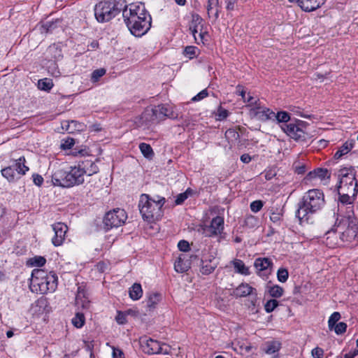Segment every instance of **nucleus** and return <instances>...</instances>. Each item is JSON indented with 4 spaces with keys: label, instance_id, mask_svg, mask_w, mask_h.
<instances>
[{
    "label": "nucleus",
    "instance_id": "nucleus-22",
    "mask_svg": "<svg viewBox=\"0 0 358 358\" xmlns=\"http://www.w3.org/2000/svg\"><path fill=\"white\" fill-rule=\"evenodd\" d=\"M326 0H298V5L306 12L317 10L324 4Z\"/></svg>",
    "mask_w": 358,
    "mask_h": 358
},
{
    "label": "nucleus",
    "instance_id": "nucleus-54",
    "mask_svg": "<svg viewBox=\"0 0 358 358\" xmlns=\"http://www.w3.org/2000/svg\"><path fill=\"white\" fill-rule=\"evenodd\" d=\"M184 53L190 59L193 58L196 55V48L194 46H187L185 48Z\"/></svg>",
    "mask_w": 358,
    "mask_h": 358
},
{
    "label": "nucleus",
    "instance_id": "nucleus-39",
    "mask_svg": "<svg viewBox=\"0 0 358 358\" xmlns=\"http://www.w3.org/2000/svg\"><path fill=\"white\" fill-rule=\"evenodd\" d=\"M24 157H20L18 162L15 164V170L18 174L24 175L28 171L29 168L24 165Z\"/></svg>",
    "mask_w": 358,
    "mask_h": 358
},
{
    "label": "nucleus",
    "instance_id": "nucleus-47",
    "mask_svg": "<svg viewBox=\"0 0 358 358\" xmlns=\"http://www.w3.org/2000/svg\"><path fill=\"white\" fill-rule=\"evenodd\" d=\"M106 69L101 68L94 70L91 75V80L92 82H97L101 77L106 74Z\"/></svg>",
    "mask_w": 358,
    "mask_h": 358
},
{
    "label": "nucleus",
    "instance_id": "nucleus-58",
    "mask_svg": "<svg viewBox=\"0 0 358 358\" xmlns=\"http://www.w3.org/2000/svg\"><path fill=\"white\" fill-rule=\"evenodd\" d=\"M324 350L320 348H315L312 350V355L314 358H322Z\"/></svg>",
    "mask_w": 358,
    "mask_h": 358
},
{
    "label": "nucleus",
    "instance_id": "nucleus-52",
    "mask_svg": "<svg viewBox=\"0 0 358 358\" xmlns=\"http://www.w3.org/2000/svg\"><path fill=\"white\" fill-rule=\"evenodd\" d=\"M74 143H75L74 139L69 137V138L63 139L62 141L61 148L63 150L70 149L72 148V146L74 145Z\"/></svg>",
    "mask_w": 358,
    "mask_h": 358
},
{
    "label": "nucleus",
    "instance_id": "nucleus-1",
    "mask_svg": "<svg viewBox=\"0 0 358 358\" xmlns=\"http://www.w3.org/2000/svg\"><path fill=\"white\" fill-rule=\"evenodd\" d=\"M122 17L131 34L136 37L143 36L151 27V16L142 3L125 6L122 9Z\"/></svg>",
    "mask_w": 358,
    "mask_h": 358
},
{
    "label": "nucleus",
    "instance_id": "nucleus-34",
    "mask_svg": "<svg viewBox=\"0 0 358 358\" xmlns=\"http://www.w3.org/2000/svg\"><path fill=\"white\" fill-rule=\"evenodd\" d=\"M161 300V295L158 293H152L150 294L148 296L147 300V306L150 309H153L155 308V306Z\"/></svg>",
    "mask_w": 358,
    "mask_h": 358
},
{
    "label": "nucleus",
    "instance_id": "nucleus-49",
    "mask_svg": "<svg viewBox=\"0 0 358 358\" xmlns=\"http://www.w3.org/2000/svg\"><path fill=\"white\" fill-rule=\"evenodd\" d=\"M289 277V273L286 268H280L277 272L278 280L281 282H285Z\"/></svg>",
    "mask_w": 358,
    "mask_h": 358
},
{
    "label": "nucleus",
    "instance_id": "nucleus-8",
    "mask_svg": "<svg viewBox=\"0 0 358 358\" xmlns=\"http://www.w3.org/2000/svg\"><path fill=\"white\" fill-rule=\"evenodd\" d=\"M335 231L339 234L340 239L343 242H351L357 235L358 220L339 222L336 225Z\"/></svg>",
    "mask_w": 358,
    "mask_h": 358
},
{
    "label": "nucleus",
    "instance_id": "nucleus-4",
    "mask_svg": "<svg viewBox=\"0 0 358 358\" xmlns=\"http://www.w3.org/2000/svg\"><path fill=\"white\" fill-rule=\"evenodd\" d=\"M166 202L164 197L157 196L152 199L147 194H142L138 201V208L143 219L147 222H154L163 216L162 207Z\"/></svg>",
    "mask_w": 358,
    "mask_h": 358
},
{
    "label": "nucleus",
    "instance_id": "nucleus-56",
    "mask_svg": "<svg viewBox=\"0 0 358 358\" xmlns=\"http://www.w3.org/2000/svg\"><path fill=\"white\" fill-rule=\"evenodd\" d=\"M218 5L219 0H208L207 6L208 14L209 15L213 10H214L218 6Z\"/></svg>",
    "mask_w": 358,
    "mask_h": 358
},
{
    "label": "nucleus",
    "instance_id": "nucleus-35",
    "mask_svg": "<svg viewBox=\"0 0 358 358\" xmlns=\"http://www.w3.org/2000/svg\"><path fill=\"white\" fill-rule=\"evenodd\" d=\"M72 323L77 328L82 327L85 323L84 311L77 310L75 317L72 319Z\"/></svg>",
    "mask_w": 358,
    "mask_h": 358
},
{
    "label": "nucleus",
    "instance_id": "nucleus-9",
    "mask_svg": "<svg viewBox=\"0 0 358 358\" xmlns=\"http://www.w3.org/2000/svg\"><path fill=\"white\" fill-rule=\"evenodd\" d=\"M127 218L124 209L116 208L108 212L103 219V223L108 229L118 227L123 224Z\"/></svg>",
    "mask_w": 358,
    "mask_h": 358
},
{
    "label": "nucleus",
    "instance_id": "nucleus-53",
    "mask_svg": "<svg viewBox=\"0 0 358 358\" xmlns=\"http://www.w3.org/2000/svg\"><path fill=\"white\" fill-rule=\"evenodd\" d=\"M263 207V202L260 200L252 201L250 203V209L254 213L259 212Z\"/></svg>",
    "mask_w": 358,
    "mask_h": 358
},
{
    "label": "nucleus",
    "instance_id": "nucleus-63",
    "mask_svg": "<svg viewBox=\"0 0 358 358\" xmlns=\"http://www.w3.org/2000/svg\"><path fill=\"white\" fill-rule=\"evenodd\" d=\"M294 169H295V172L297 174H303L306 172V166L304 164L295 165Z\"/></svg>",
    "mask_w": 358,
    "mask_h": 358
},
{
    "label": "nucleus",
    "instance_id": "nucleus-32",
    "mask_svg": "<svg viewBox=\"0 0 358 358\" xmlns=\"http://www.w3.org/2000/svg\"><path fill=\"white\" fill-rule=\"evenodd\" d=\"M15 168L8 166L1 170V175L7 179L8 182H14L16 180Z\"/></svg>",
    "mask_w": 358,
    "mask_h": 358
},
{
    "label": "nucleus",
    "instance_id": "nucleus-2",
    "mask_svg": "<svg viewBox=\"0 0 358 358\" xmlns=\"http://www.w3.org/2000/svg\"><path fill=\"white\" fill-rule=\"evenodd\" d=\"M324 195L318 189H313L306 192L301 200L298 203L296 217L300 223L308 222L311 216L324 206Z\"/></svg>",
    "mask_w": 358,
    "mask_h": 358
},
{
    "label": "nucleus",
    "instance_id": "nucleus-38",
    "mask_svg": "<svg viewBox=\"0 0 358 358\" xmlns=\"http://www.w3.org/2000/svg\"><path fill=\"white\" fill-rule=\"evenodd\" d=\"M280 346H281V344L278 341L268 342L266 343V348L265 349V352L269 355L273 354L280 350Z\"/></svg>",
    "mask_w": 358,
    "mask_h": 358
},
{
    "label": "nucleus",
    "instance_id": "nucleus-57",
    "mask_svg": "<svg viewBox=\"0 0 358 358\" xmlns=\"http://www.w3.org/2000/svg\"><path fill=\"white\" fill-rule=\"evenodd\" d=\"M115 320L119 324H125L127 322L126 315L122 312H118V313L115 317Z\"/></svg>",
    "mask_w": 358,
    "mask_h": 358
},
{
    "label": "nucleus",
    "instance_id": "nucleus-17",
    "mask_svg": "<svg viewBox=\"0 0 358 358\" xmlns=\"http://www.w3.org/2000/svg\"><path fill=\"white\" fill-rule=\"evenodd\" d=\"M338 195H339V203L338 204V211L340 212L341 215L343 214V210L345 206L353 204L355 200L357 198V194L353 195V192H345L343 189H338Z\"/></svg>",
    "mask_w": 358,
    "mask_h": 358
},
{
    "label": "nucleus",
    "instance_id": "nucleus-48",
    "mask_svg": "<svg viewBox=\"0 0 358 358\" xmlns=\"http://www.w3.org/2000/svg\"><path fill=\"white\" fill-rule=\"evenodd\" d=\"M243 101L248 103L247 107L250 108H251L252 107H255V106L260 103L259 99L253 97L250 94H248V96H245V99H243Z\"/></svg>",
    "mask_w": 358,
    "mask_h": 358
},
{
    "label": "nucleus",
    "instance_id": "nucleus-36",
    "mask_svg": "<svg viewBox=\"0 0 358 358\" xmlns=\"http://www.w3.org/2000/svg\"><path fill=\"white\" fill-rule=\"evenodd\" d=\"M268 292L272 297L279 298L282 296L284 293V289L282 287L275 285L268 287Z\"/></svg>",
    "mask_w": 358,
    "mask_h": 358
},
{
    "label": "nucleus",
    "instance_id": "nucleus-62",
    "mask_svg": "<svg viewBox=\"0 0 358 358\" xmlns=\"http://www.w3.org/2000/svg\"><path fill=\"white\" fill-rule=\"evenodd\" d=\"M87 153V152L86 149L74 148L72 150V155L73 156H78V155L84 156Z\"/></svg>",
    "mask_w": 358,
    "mask_h": 358
},
{
    "label": "nucleus",
    "instance_id": "nucleus-10",
    "mask_svg": "<svg viewBox=\"0 0 358 358\" xmlns=\"http://www.w3.org/2000/svg\"><path fill=\"white\" fill-rule=\"evenodd\" d=\"M142 348L145 353L148 355L162 354L166 355L169 353V346L165 343L161 344L156 340L152 338L147 339L144 344H142Z\"/></svg>",
    "mask_w": 358,
    "mask_h": 358
},
{
    "label": "nucleus",
    "instance_id": "nucleus-64",
    "mask_svg": "<svg viewBox=\"0 0 358 358\" xmlns=\"http://www.w3.org/2000/svg\"><path fill=\"white\" fill-rule=\"evenodd\" d=\"M236 2V0H227V9L229 10H234Z\"/></svg>",
    "mask_w": 358,
    "mask_h": 358
},
{
    "label": "nucleus",
    "instance_id": "nucleus-11",
    "mask_svg": "<svg viewBox=\"0 0 358 358\" xmlns=\"http://www.w3.org/2000/svg\"><path fill=\"white\" fill-rule=\"evenodd\" d=\"M249 115L251 118L266 122L273 118L274 112L262 105L260 102L255 106V107L249 109Z\"/></svg>",
    "mask_w": 358,
    "mask_h": 358
},
{
    "label": "nucleus",
    "instance_id": "nucleus-33",
    "mask_svg": "<svg viewBox=\"0 0 358 358\" xmlns=\"http://www.w3.org/2000/svg\"><path fill=\"white\" fill-rule=\"evenodd\" d=\"M139 149L143 155L147 159H152L154 155V151L152 147L145 143H141L139 144Z\"/></svg>",
    "mask_w": 358,
    "mask_h": 358
},
{
    "label": "nucleus",
    "instance_id": "nucleus-3",
    "mask_svg": "<svg viewBox=\"0 0 358 358\" xmlns=\"http://www.w3.org/2000/svg\"><path fill=\"white\" fill-rule=\"evenodd\" d=\"M57 287V276L53 272L48 273L43 269H34L30 278L29 289L34 293L53 292Z\"/></svg>",
    "mask_w": 358,
    "mask_h": 358
},
{
    "label": "nucleus",
    "instance_id": "nucleus-46",
    "mask_svg": "<svg viewBox=\"0 0 358 358\" xmlns=\"http://www.w3.org/2000/svg\"><path fill=\"white\" fill-rule=\"evenodd\" d=\"M191 192H192V190L189 188L185 192L179 194L176 197L175 203L176 205L182 204L188 198V196L191 194Z\"/></svg>",
    "mask_w": 358,
    "mask_h": 358
},
{
    "label": "nucleus",
    "instance_id": "nucleus-21",
    "mask_svg": "<svg viewBox=\"0 0 358 358\" xmlns=\"http://www.w3.org/2000/svg\"><path fill=\"white\" fill-rule=\"evenodd\" d=\"M78 166L81 170L83 176H92L99 171L97 165L92 160L87 159L80 162Z\"/></svg>",
    "mask_w": 358,
    "mask_h": 358
},
{
    "label": "nucleus",
    "instance_id": "nucleus-24",
    "mask_svg": "<svg viewBox=\"0 0 358 358\" xmlns=\"http://www.w3.org/2000/svg\"><path fill=\"white\" fill-rule=\"evenodd\" d=\"M62 127L68 133H73L76 131H83L85 125L76 120H64L62 122Z\"/></svg>",
    "mask_w": 358,
    "mask_h": 358
},
{
    "label": "nucleus",
    "instance_id": "nucleus-5",
    "mask_svg": "<svg viewBox=\"0 0 358 358\" xmlns=\"http://www.w3.org/2000/svg\"><path fill=\"white\" fill-rule=\"evenodd\" d=\"M84 177L78 166H71L69 171L59 169L52 176V182L55 186L71 187L79 185L84 182Z\"/></svg>",
    "mask_w": 358,
    "mask_h": 358
},
{
    "label": "nucleus",
    "instance_id": "nucleus-59",
    "mask_svg": "<svg viewBox=\"0 0 358 358\" xmlns=\"http://www.w3.org/2000/svg\"><path fill=\"white\" fill-rule=\"evenodd\" d=\"M178 247L180 251L187 252L189 250V243L185 240L180 241Z\"/></svg>",
    "mask_w": 358,
    "mask_h": 358
},
{
    "label": "nucleus",
    "instance_id": "nucleus-41",
    "mask_svg": "<svg viewBox=\"0 0 358 358\" xmlns=\"http://www.w3.org/2000/svg\"><path fill=\"white\" fill-rule=\"evenodd\" d=\"M278 122L287 124V122L290 120L289 114L285 111H280L277 113L276 114L274 113V117Z\"/></svg>",
    "mask_w": 358,
    "mask_h": 358
},
{
    "label": "nucleus",
    "instance_id": "nucleus-13",
    "mask_svg": "<svg viewBox=\"0 0 358 358\" xmlns=\"http://www.w3.org/2000/svg\"><path fill=\"white\" fill-rule=\"evenodd\" d=\"M254 266L257 274L262 278H267L272 272L273 262L269 258H257L255 261Z\"/></svg>",
    "mask_w": 358,
    "mask_h": 358
},
{
    "label": "nucleus",
    "instance_id": "nucleus-45",
    "mask_svg": "<svg viewBox=\"0 0 358 358\" xmlns=\"http://www.w3.org/2000/svg\"><path fill=\"white\" fill-rule=\"evenodd\" d=\"M278 306V301L275 299H270L264 305V309L266 313H270Z\"/></svg>",
    "mask_w": 358,
    "mask_h": 358
},
{
    "label": "nucleus",
    "instance_id": "nucleus-37",
    "mask_svg": "<svg viewBox=\"0 0 358 358\" xmlns=\"http://www.w3.org/2000/svg\"><path fill=\"white\" fill-rule=\"evenodd\" d=\"M239 137V133L234 129H229L225 132V138L229 143L237 142Z\"/></svg>",
    "mask_w": 358,
    "mask_h": 358
},
{
    "label": "nucleus",
    "instance_id": "nucleus-51",
    "mask_svg": "<svg viewBox=\"0 0 358 358\" xmlns=\"http://www.w3.org/2000/svg\"><path fill=\"white\" fill-rule=\"evenodd\" d=\"M229 112L225 108H222L221 106H220L217 108V111L216 113L217 120H223L226 119L228 117Z\"/></svg>",
    "mask_w": 358,
    "mask_h": 358
},
{
    "label": "nucleus",
    "instance_id": "nucleus-26",
    "mask_svg": "<svg viewBox=\"0 0 358 358\" xmlns=\"http://www.w3.org/2000/svg\"><path fill=\"white\" fill-rule=\"evenodd\" d=\"M140 120L142 121L141 123V125H148L152 122H157V118H155V114L154 111V108H147L142 113Z\"/></svg>",
    "mask_w": 358,
    "mask_h": 358
},
{
    "label": "nucleus",
    "instance_id": "nucleus-25",
    "mask_svg": "<svg viewBox=\"0 0 358 358\" xmlns=\"http://www.w3.org/2000/svg\"><path fill=\"white\" fill-rule=\"evenodd\" d=\"M329 177L330 175L329 174V171L327 169L317 168L312 171H310L306 176V180H312L315 178H319L322 180L326 178H329Z\"/></svg>",
    "mask_w": 358,
    "mask_h": 358
},
{
    "label": "nucleus",
    "instance_id": "nucleus-20",
    "mask_svg": "<svg viewBox=\"0 0 358 358\" xmlns=\"http://www.w3.org/2000/svg\"><path fill=\"white\" fill-rule=\"evenodd\" d=\"M202 22L203 19L198 14L192 15V19L189 25V30L191 31V33L194 36L196 41L197 40L196 34L198 33L199 30L200 31L199 36L200 37L201 41H203V39L206 34V31H202Z\"/></svg>",
    "mask_w": 358,
    "mask_h": 358
},
{
    "label": "nucleus",
    "instance_id": "nucleus-6",
    "mask_svg": "<svg viewBox=\"0 0 358 358\" xmlns=\"http://www.w3.org/2000/svg\"><path fill=\"white\" fill-rule=\"evenodd\" d=\"M121 10L122 8L119 7L116 2L110 1H101L94 8L95 18L100 23L109 22Z\"/></svg>",
    "mask_w": 358,
    "mask_h": 358
},
{
    "label": "nucleus",
    "instance_id": "nucleus-55",
    "mask_svg": "<svg viewBox=\"0 0 358 358\" xmlns=\"http://www.w3.org/2000/svg\"><path fill=\"white\" fill-rule=\"evenodd\" d=\"M208 91L207 90H203L202 91H201L199 93H198L196 96H194L192 99V101H201L203 99L206 98V96H208Z\"/></svg>",
    "mask_w": 358,
    "mask_h": 358
},
{
    "label": "nucleus",
    "instance_id": "nucleus-40",
    "mask_svg": "<svg viewBox=\"0 0 358 358\" xmlns=\"http://www.w3.org/2000/svg\"><path fill=\"white\" fill-rule=\"evenodd\" d=\"M38 87L41 90L49 91L52 88L53 83L50 79H41L38 82Z\"/></svg>",
    "mask_w": 358,
    "mask_h": 358
},
{
    "label": "nucleus",
    "instance_id": "nucleus-28",
    "mask_svg": "<svg viewBox=\"0 0 358 358\" xmlns=\"http://www.w3.org/2000/svg\"><path fill=\"white\" fill-rule=\"evenodd\" d=\"M338 215L341 217L339 222H348L352 221V220H357L354 216V206L353 204L347 205L344 208L343 214L341 215L340 212L338 211Z\"/></svg>",
    "mask_w": 358,
    "mask_h": 358
},
{
    "label": "nucleus",
    "instance_id": "nucleus-43",
    "mask_svg": "<svg viewBox=\"0 0 358 358\" xmlns=\"http://www.w3.org/2000/svg\"><path fill=\"white\" fill-rule=\"evenodd\" d=\"M341 319V314L338 312H334L331 315L328 320V327L332 330L337 322Z\"/></svg>",
    "mask_w": 358,
    "mask_h": 358
},
{
    "label": "nucleus",
    "instance_id": "nucleus-42",
    "mask_svg": "<svg viewBox=\"0 0 358 358\" xmlns=\"http://www.w3.org/2000/svg\"><path fill=\"white\" fill-rule=\"evenodd\" d=\"M56 28V23L53 21L45 22L42 24L40 27L41 32L43 34H47L51 32Z\"/></svg>",
    "mask_w": 358,
    "mask_h": 358
},
{
    "label": "nucleus",
    "instance_id": "nucleus-16",
    "mask_svg": "<svg viewBox=\"0 0 358 358\" xmlns=\"http://www.w3.org/2000/svg\"><path fill=\"white\" fill-rule=\"evenodd\" d=\"M52 229L55 231V236L52 239V244L55 246L62 245L68 231V227L64 223L58 222L52 225Z\"/></svg>",
    "mask_w": 358,
    "mask_h": 358
},
{
    "label": "nucleus",
    "instance_id": "nucleus-30",
    "mask_svg": "<svg viewBox=\"0 0 358 358\" xmlns=\"http://www.w3.org/2000/svg\"><path fill=\"white\" fill-rule=\"evenodd\" d=\"M232 264L236 273L244 275H250L249 268L245 265L241 259H235L232 261Z\"/></svg>",
    "mask_w": 358,
    "mask_h": 358
},
{
    "label": "nucleus",
    "instance_id": "nucleus-18",
    "mask_svg": "<svg viewBox=\"0 0 358 358\" xmlns=\"http://www.w3.org/2000/svg\"><path fill=\"white\" fill-rule=\"evenodd\" d=\"M75 306L77 310L86 311L90 309V301L83 288L78 287L75 299Z\"/></svg>",
    "mask_w": 358,
    "mask_h": 358
},
{
    "label": "nucleus",
    "instance_id": "nucleus-12",
    "mask_svg": "<svg viewBox=\"0 0 358 358\" xmlns=\"http://www.w3.org/2000/svg\"><path fill=\"white\" fill-rule=\"evenodd\" d=\"M224 230V218L220 216L214 217L210 225L205 226L203 234L206 236L213 237L220 235Z\"/></svg>",
    "mask_w": 358,
    "mask_h": 358
},
{
    "label": "nucleus",
    "instance_id": "nucleus-61",
    "mask_svg": "<svg viewBox=\"0 0 358 358\" xmlns=\"http://www.w3.org/2000/svg\"><path fill=\"white\" fill-rule=\"evenodd\" d=\"M113 358H124L123 352L116 348H113Z\"/></svg>",
    "mask_w": 358,
    "mask_h": 358
},
{
    "label": "nucleus",
    "instance_id": "nucleus-31",
    "mask_svg": "<svg viewBox=\"0 0 358 358\" xmlns=\"http://www.w3.org/2000/svg\"><path fill=\"white\" fill-rule=\"evenodd\" d=\"M129 297L134 300H138L143 295V289L141 284L134 283L129 290Z\"/></svg>",
    "mask_w": 358,
    "mask_h": 358
},
{
    "label": "nucleus",
    "instance_id": "nucleus-50",
    "mask_svg": "<svg viewBox=\"0 0 358 358\" xmlns=\"http://www.w3.org/2000/svg\"><path fill=\"white\" fill-rule=\"evenodd\" d=\"M346 329H347V324L343 322L337 323L336 324H335V326L333 328L335 333L338 335L345 333L346 331Z\"/></svg>",
    "mask_w": 358,
    "mask_h": 358
},
{
    "label": "nucleus",
    "instance_id": "nucleus-23",
    "mask_svg": "<svg viewBox=\"0 0 358 358\" xmlns=\"http://www.w3.org/2000/svg\"><path fill=\"white\" fill-rule=\"evenodd\" d=\"M233 294L236 297H245L248 295L257 296V294L254 287L248 283L243 282L234 289Z\"/></svg>",
    "mask_w": 358,
    "mask_h": 358
},
{
    "label": "nucleus",
    "instance_id": "nucleus-29",
    "mask_svg": "<svg viewBox=\"0 0 358 358\" xmlns=\"http://www.w3.org/2000/svg\"><path fill=\"white\" fill-rule=\"evenodd\" d=\"M354 143L352 141H346L343 143L334 154V158L339 159L346 154H348L353 148Z\"/></svg>",
    "mask_w": 358,
    "mask_h": 358
},
{
    "label": "nucleus",
    "instance_id": "nucleus-60",
    "mask_svg": "<svg viewBox=\"0 0 358 358\" xmlns=\"http://www.w3.org/2000/svg\"><path fill=\"white\" fill-rule=\"evenodd\" d=\"M32 178H33V182L36 185H37L38 187L42 185V184L43 182V178L41 175L35 173V174H33Z\"/></svg>",
    "mask_w": 358,
    "mask_h": 358
},
{
    "label": "nucleus",
    "instance_id": "nucleus-15",
    "mask_svg": "<svg viewBox=\"0 0 358 358\" xmlns=\"http://www.w3.org/2000/svg\"><path fill=\"white\" fill-rule=\"evenodd\" d=\"M153 108L157 122L164 120L165 117L173 120L178 117V114L174 111L171 106L168 105H159Z\"/></svg>",
    "mask_w": 358,
    "mask_h": 358
},
{
    "label": "nucleus",
    "instance_id": "nucleus-27",
    "mask_svg": "<svg viewBox=\"0 0 358 358\" xmlns=\"http://www.w3.org/2000/svg\"><path fill=\"white\" fill-rule=\"evenodd\" d=\"M190 268V264L185 260V255H180L174 263V268L178 273H184Z\"/></svg>",
    "mask_w": 358,
    "mask_h": 358
},
{
    "label": "nucleus",
    "instance_id": "nucleus-7",
    "mask_svg": "<svg viewBox=\"0 0 358 358\" xmlns=\"http://www.w3.org/2000/svg\"><path fill=\"white\" fill-rule=\"evenodd\" d=\"M338 177L339 179L338 189L353 192V195L358 193V184L353 168L341 169L338 172Z\"/></svg>",
    "mask_w": 358,
    "mask_h": 358
},
{
    "label": "nucleus",
    "instance_id": "nucleus-14",
    "mask_svg": "<svg viewBox=\"0 0 358 358\" xmlns=\"http://www.w3.org/2000/svg\"><path fill=\"white\" fill-rule=\"evenodd\" d=\"M217 266V263L215 262L214 256H208L203 251L200 259V272L203 275H209L215 271Z\"/></svg>",
    "mask_w": 358,
    "mask_h": 358
},
{
    "label": "nucleus",
    "instance_id": "nucleus-44",
    "mask_svg": "<svg viewBox=\"0 0 358 358\" xmlns=\"http://www.w3.org/2000/svg\"><path fill=\"white\" fill-rule=\"evenodd\" d=\"M46 262V259L41 256H36L29 260L30 265L34 266H42Z\"/></svg>",
    "mask_w": 358,
    "mask_h": 358
},
{
    "label": "nucleus",
    "instance_id": "nucleus-19",
    "mask_svg": "<svg viewBox=\"0 0 358 358\" xmlns=\"http://www.w3.org/2000/svg\"><path fill=\"white\" fill-rule=\"evenodd\" d=\"M281 129L286 133L289 137L295 140H299L304 138V131L299 126L295 124H283L281 125Z\"/></svg>",
    "mask_w": 358,
    "mask_h": 358
}]
</instances>
